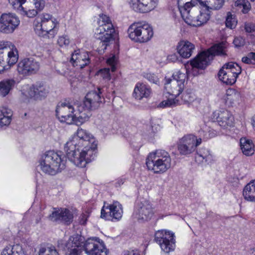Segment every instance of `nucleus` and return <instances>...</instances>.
<instances>
[{
    "label": "nucleus",
    "mask_w": 255,
    "mask_h": 255,
    "mask_svg": "<svg viewBox=\"0 0 255 255\" xmlns=\"http://www.w3.org/2000/svg\"><path fill=\"white\" fill-rule=\"evenodd\" d=\"M96 148L95 138L82 128H78L76 135L69 139L65 145L68 159L80 167H85L94 158Z\"/></svg>",
    "instance_id": "nucleus-1"
},
{
    "label": "nucleus",
    "mask_w": 255,
    "mask_h": 255,
    "mask_svg": "<svg viewBox=\"0 0 255 255\" xmlns=\"http://www.w3.org/2000/svg\"><path fill=\"white\" fill-rule=\"evenodd\" d=\"M197 3L196 0H178L179 10L184 20L188 24L193 26H200L207 22L210 18L209 9H193Z\"/></svg>",
    "instance_id": "nucleus-2"
},
{
    "label": "nucleus",
    "mask_w": 255,
    "mask_h": 255,
    "mask_svg": "<svg viewBox=\"0 0 255 255\" xmlns=\"http://www.w3.org/2000/svg\"><path fill=\"white\" fill-rule=\"evenodd\" d=\"M58 25V21L51 14L42 13L34 20V29L39 36L53 38L57 33Z\"/></svg>",
    "instance_id": "nucleus-3"
},
{
    "label": "nucleus",
    "mask_w": 255,
    "mask_h": 255,
    "mask_svg": "<svg viewBox=\"0 0 255 255\" xmlns=\"http://www.w3.org/2000/svg\"><path fill=\"white\" fill-rule=\"evenodd\" d=\"M146 164L148 169L154 173H163L170 168L171 159L167 151L161 149L156 150L148 155Z\"/></svg>",
    "instance_id": "nucleus-4"
},
{
    "label": "nucleus",
    "mask_w": 255,
    "mask_h": 255,
    "mask_svg": "<svg viewBox=\"0 0 255 255\" xmlns=\"http://www.w3.org/2000/svg\"><path fill=\"white\" fill-rule=\"evenodd\" d=\"M40 166L43 172L54 175L65 168V157L54 151H48L42 157Z\"/></svg>",
    "instance_id": "nucleus-5"
},
{
    "label": "nucleus",
    "mask_w": 255,
    "mask_h": 255,
    "mask_svg": "<svg viewBox=\"0 0 255 255\" xmlns=\"http://www.w3.org/2000/svg\"><path fill=\"white\" fill-rule=\"evenodd\" d=\"M226 45L223 42L215 44L206 51L202 52L190 61L193 68L203 69L215 55H225Z\"/></svg>",
    "instance_id": "nucleus-6"
},
{
    "label": "nucleus",
    "mask_w": 255,
    "mask_h": 255,
    "mask_svg": "<svg viewBox=\"0 0 255 255\" xmlns=\"http://www.w3.org/2000/svg\"><path fill=\"white\" fill-rule=\"evenodd\" d=\"M18 59V51L11 42L0 41V73L9 69Z\"/></svg>",
    "instance_id": "nucleus-7"
},
{
    "label": "nucleus",
    "mask_w": 255,
    "mask_h": 255,
    "mask_svg": "<svg viewBox=\"0 0 255 255\" xmlns=\"http://www.w3.org/2000/svg\"><path fill=\"white\" fill-rule=\"evenodd\" d=\"M99 27L95 32V37L101 40L103 49H106L108 43L113 39L115 29L110 18L106 15H100L98 21Z\"/></svg>",
    "instance_id": "nucleus-8"
},
{
    "label": "nucleus",
    "mask_w": 255,
    "mask_h": 255,
    "mask_svg": "<svg viewBox=\"0 0 255 255\" xmlns=\"http://www.w3.org/2000/svg\"><path fill=\"white\" fill-rule=\"evenodd\" d=\"M129 37L133 41L144 43L150 40L153 35L152 27L147 23L134 22L128 28Z\"/></svg>",
    "instance_id": "nucleus-9"
},
{
    "label": "nucleus",
    "mask_w": 255,
    "mask_h": 255,
    "mask_svg": "<svg viewBox=\"0 0 255 255\" xmlns=\"http://www.w3.org/2000/svg\"><path fill=\"white\" fill-rule=\"evenodd\" d=\"M241 72V68L238 64L231 62L224 65L219 72L218 76L223 83L232 85L236 82Z\"/></svg>",
    "instance_id": "nucleus-10"
},
{
    "label": "nucleus",
    "mask_w": 255,
    "mask_h": 255,
    "mask_svg": "<svg viewBox=\"0 0 255 255\" xmlns=\"http://www.w3.org/2000/svg\"><path fill=\"white\" fill-rule=\"evenodd\" d=\"M174 237L173 233L161 230L155 232L154 240L164 252L169 253L174 250L175 240Z\"/></svg>",
    "instance_id": "nucleus-11"
},
{
    "label": "nucleus",
    "mask_w": 255,
    "mask_h": 255,
    "mask_svg": "<svg viewBox=\"0 0 255 255\" xmlns=\"http://www.w3.org/2000/svg\"><path fill=\"white\" fill-rule=\"evenodd\" d=\"M84 250L87 255H107L108 253L103 242L98 238L87 239L84 244Z\"/></svg>",
    "instance_id": "nucleus-12"
},
{
    "label": "nucleus",
    "mask_w": 255,
    "mask_h": 255,
    "mask_svg": "<svg viewBox=\"0 0 255 255\" xmlns=\"http://www.w3.org/2000/svg\"><path fill=\"white\" fill-rule=\"evenodd\" d=\"M75 108L69 102L59 103L56 110V116L61 122L71 124L75 120Z\"/></svg>",
    "instance_id": "nucleus-13"
},
{
    "label": "nucleus",
    "mask_w": 255,
    "mask_h": 255,
    "mask_svg": "<svg viewBox=\"0 0 255 255\" xmlns=\"http://www.w3.org/2000/svg\"><path fill=\"white\" fill-rule=\"evenodd\" d=\"M18 17L13 13H3L0 17V31L4 33H10L19 24Z\"/></svg>",
    "instance_id": "nucleus-14"
},
{
    "label": "nucleus",
    "mask_w": 255,
    "mask_h": 255,
    "mask_svg": "<svg viewBox=\"0 0 255 255\" xmlns=\"http://www.w3.org/2000/svg\"><path fill=\"white\" fill-rule=\"evenodd\" d=\"M40 67L39 62L34 58H24L18 63L17 70L19 74L28 76L36 73Z\"/></svg>",
    "instance_id": "nucleus-15"
},
{
    "label": "nucleus",
    "mask_w": 255,
    "mask_h": 255,
    "mask_svg": "<svg viewBox=\"0 0 255 255\" xmlns=\"http://www.w3.org/2000/svg\"><path fill=\"white\" fill-rule=\"evenodd\" d=\"M196 136L188 134L180 138L177 143V148L181 155H187L195 150Z\"/></svg>",
    "instance_id": "nucleus-16"
},
{
    "label": "nucleus",
    "mask_w": 255,
    "mask_h": 255,
    "mask_svg": "<svg viewBox=\"0 0 255 255\" xmlns=\"http://www.w3.org/2000/svg\"><path fill=\"white\" fill-rule=\"evenodd\" d=\"M135 213L138 220L147 221L153 216L154 210L150 203L144 200L137 203Z\"/></svg>",
    "instance_id": "nucleus-17"
},
{
    "label": "nucleus",
    "mask_w": 255,
    "mask_h": 255,
    "mask_svg": "<svg viewBox=\"0 0 255 255\" xmlns=\"http://www.w3.org/2000/svg\"><path fill=\"white\" fill-rule=\"evenodd\" d=\"M158 0H129L130 7L134 11L140 13H146L154 9Z\"/></svg>",
    "instance_id": "nucleus-18"
},
{
    "label": "nucleus",
    "mask_w": 255,
    "mask_h": 255,
    "mask_svg": "<svg viewBox=\"0 0 255 255\" xmlns=\"http://www.w3.org/2000/svg\"><path fill=\"white\" fill-rule=\"evenodd\" d=\"M108 213H109L110 216L113 219L117 220H120L123 213L122 205L118 201H114L107 206L104 205L101 210V217L106 218Z\"/></svg>",
    "instance_id": "nucleus-19"
},
{
    "label": "nucleus",
    "mask_w": 255,
    "mask_h": 255,
    "mask_svg": "<svg viewBox=\"0 0 255 255\" xmlns=\"http://www.w3.org/2000/svg\"><path fill=\"white\" fill-rule=\"evenodd\" d=\"M55 210L49 217L50 220L66 224H69L72 222L73 215L69 209L61 208Z\"/></svg>",
    "instance_id": "nucleus-20"
},
{
    "label": "nucleus",
    "mask_w": 255,
    "mask_h": 255,
    "mask_svg": "<svg viewBox=\"0 0 255 255\" xmlns=\"http://www.w3.org/2000/svg\"><path fill=\"white\" fill-rule=\"evenodd\" d=\"M101 89L98 91H91L88 92L85 97L84 101L92 110L98 109L102 103Z\"/></svg>",
    "instance_id": "nucleus-21"
},
{
    "label": "nucleus",
    "mask_w": 255,
    "mask_h": 255,
    "mask_svg": "<svg viewBox=\"0 0 255 255\" xmlns=\"http://www.w3.org/2000/svg\"><path fill=\"white\" fill-rule=\"evenodd\" d=\"M48 93V88L42 83H37L32 85L28 91L29 97L36 100L45 98Z\"/></svg>",
    "instance_id": "nucleus-22"
},
{
    "label": "nucleus",
    "mask_w": 255,
    "mask_h": 255,
    "mask_svg": "<svg viewBox=\"0 0 255 255\" xmlns=\"http://www.w3.org/2000/svg\"><path fill=\"white\" fill-rule=\"evenodd\" d=\"M75 106L77 107L76 110H75L74 111L75 120H78L81 123H84L87 121L91 116V111L92 110L87 106L84 101L83 103L75 105Z\"/></svg>",
    "instance_id": "nucleus-23"
},
{
    "label": "nucleus",
    "mask_w": 255,
    "mask_h": 255,
    "mask_svg": "<svg viewBox=\"0 0 255 255\" xmlns=\"http://www.w3.org/2000/svg\"><path fill=\"white\" fill-rule=\"evenodd\" d=\"M176 49L181 57L188 58L192 55L195 46L187 40H181L178 42Z\"/></svg>",
    "instance_id": "nucleus-24"
},
{
    "label": "nucleus",
    "mask_w": 255,
    "mask_h": 255,
    "mask_svg": "<svg viewBox=\"0 0 255 255\" xmlns=\"http://www.w3.org/2000/svg\"><path fill=\"white\" fill-rule=\"evenodd\" d=\"M217 120L219 125L224 128L231 127L234 124V118L228 110H223L218 113Z\"/></svg>",
    "instance_id": "nucleus-25"
},
{
    "label": "nucleus",
    "mask_w": 255,
    "mask_h": 255,
    "mask_svg": "<svg viewBox=\"0 0 255 255\" xmlns=\"http://www.w3.org/2000/svg\"><path fill=\"white\" fill-rule=\"evenodd\" d=\"M241 99L240 92L237 90L230 88L226 91L224 97L225 104L228 107H234L239 104Z\"/></svg>",
    "instance_id": "nucleus-26"
},
{
    "label": "nucleus",
    "mask_w": 255,
    "mask_h": 255,
    "mask_svg": "<svg viewBox=\"0 0 255 255\" xmlns=\"http://www.w3.org/2000/svg\"><path fill=\"white\" fill-rule=\"evenodd\" d=\"M71 61L76 66L83 68L89 63L90 59L87 52L81 51L78 49L75 50L72 54Z\"/></svg>",
    "instance_id": "nucleus-27"
},
{
    "label": "nucleus",
    "mask_w": 255,
    "mask_h": 255,
    "mask_svg": "<svg viewBox=\"0 0 255 255\" xmlns=\"http://www.w3.org/2000/svg\"><path fill=\"white\" fill-rule=\"evenodd\" d=\"M184 87V84L179 83L175 80H171L170 79H167L165 84V89L167 93L176 98L182 93Z\"/></svg>",
    "instance_id": "nucleus-28"
},
{
    "label": "nucleus",
    "mask_w": 255,
    "mask_h": 255,
    "mask_svg": "<svg viewBox=\"0 0 255 255\" xmlns=\"http://www.w3.org/2000/svg\"><path fill=\"white\" fill-rule=\"evenodd\" d=\"M151 93V89L143 83H137L133 91V96L137 100L148 98Z\"/></svg>",
    "instance_id": "nucleus-29"
},
{
    "label": "nucleus",
    "mask_w": 255,
    "mask_h": 255,
    "mask_svg": "<svg viewBox=\"0 0 255 255\" xmlns=\"http://www.w3.org/2000/svg\"><path fill=\"white\" fill-rule=\"evenodd\" d=\"M243 194L246 200L255 202V180L250 182L244 187Z\"/></svg>",
    "instance_id": "nucleus-30"
},
{
    "label": "nucleus",
    "mask_w": 255,
    "mask_h": 255,
    "mask_svg": "<svg viewBox=\"0 0 255 255\" xmlns=\"http://www.w3.org/2000/svg\"><path fill=\"white\" fill-rule=\"evenodd\" d=\"M15 81L13 79H6L0 82V96L4 97L14 87Z\"/></svg>",
    "instance_id": "nucleus-31"
},
{
    "label": "nucleus",
    "mask_w": 255,
    "mask_h": 255,
    "mask_svg": "<svg viewBox=\"0 0 255 255\" xmlns=\"http://www.w3.org/2000/svg\"><path fill=\"white\" fill-rule=\"evenodd\" d=\"M240 146L244 154L250 156L254 153V145L250 139L246 138H241L240 139Z\"/></svg>",
    "instance_id": "nucleus-32"
},
{
    "label": "nucleus",
    "mask_w": 255,
    "mask_h": 255,
    "mask_svg": "<svg viewBox=\"0 0 255 255\" xmlns=\"http://www.w3.org/2000/svg\"><path fill=\"white\" fill-rule=\"evenodd\" d=\"M203 7L208 9H219L221 8L224 3V0H202L199 2Z\"/></svg>",
    "instance_id": "nucleus-33"
},
{
    "label": "nucleus",
    "mask_w": 255,
    "mask_h": 255,
    "mask_svg": "<svg viewBox=\"0 0 255 255\" xmlns=\"http://www.w3.org/2000/svg\"><path fill=\"white\" fill-rule=\"evenodd\" d=\"M82 238L78 235L71 237L67 242L66 247L67 249L77 248V249H84V245L82 242Z\"/></svg>",
    "instance_id": "nucleus-34"
},
{
    "label": "nucleus",
    "mask_w": 255,
    "mask_h": 255,
    "mask_svg": "<svg viewBox=\"0 0 255 255\" xmlns=\"http://www.w3.org/2000/svg\"><path fill=\"white\" fill-rule=\"evenodd\" d=\"M38 255H59L54 246H40Z\"/></svg>",
    "instance_id": "nucleus-35"
},
{
    "label": "nucleus",
    "mask_w": 255,
    "mask_h": 255,
    "mask_svg": "<svg viewBox=\"0 0 255 255\" xmlns=\"http://www.w3.org/2000/svg\"><path fill=\"white\" fill-rule=\"evenodd\" d=\"M196 96L192 90L190 89L186 90L183 92L181 96L182 102L183 104H190L194 101Z\"/></svg>",
    "instance_id": "nucleus-36"
},
{
    "label": "nucleus",
    "mask_w": 255,
    "mask_h": 255,
    "mask_svg": "<svg viewBox=\"0 0 255 255\" xmlns=\"http://www.w3.org/2000/svg\"><path fill=\"white\" fill-rule=\"evenodd\" d=\"M235 5L243 13H247L251 9V4L248 0H237Z\"/></svg>",
    "instance_id": "nucleus-37"
},
{
    "label": "nucleus",
    "mask_w": 255,
    "mask_h": 255,
    "mask_svg": "<svg viewBox=\"0 0 255 255\" xmlns=\"http://www.w3.org/2000/svg\"><path fill=\"white\" fill-rule=\"evenodd\" d=\"M225 23L227 27L230 29L235 28L237 24V20L235 15L232 14L230 12H228Z\"/></svg>",
    "instance_id": "nucleus-38"
},
{
    "label": "nucleus",
    "mask_w": 255,
    "mask_h": 255,
    "mask_svg": "<svg viewBox=\"0 0 255 255\" xmlns=\"http://www.w3.org/2000/svg\"><path fill=\"white\" fill-rule=\"evenodd\" d=\"M1 255H25L23 252L19 249V251L16 250L14 247H6L3 250Z\"/></svg>",
    "instance_id": "nucleus-39"
},
{
    "label": "nucleus",
    "mask_w": 255,
    "mask_h": 255,
    "mask_svg": "<svg viewBox=\"0 0 255 255\" xmlns=\"http://www.w3.org/2000/svg\"><path fill=\"white\" fill-rule=\"evenodd\" d=\"M199 156L202 157L203 159L205 160V161L211 162L214 160L213 156L211 154L210 151L206 149H202L200 151V153L198 154Z\"/></svg>",
    "instance_id": "nucleus-40"
},
{
    "label": "nucleus",
    "mask_w": 255,
    "mask_h": 255,
    "mask_svg": "<svg viewBox=\"0 0 255 255\" xmlns=\"http://www.w3.org/2000/svg\"><path fill=\"white\" fill-rule=\"evenodd\" d=\"M173 79L171 80H175L179 83L184 84L186 78L187 77L186 75L180 71L175 72L173 74Z\"/></svg>",
    "instance_id": "nucleus-41"
},
{
    "label": "nucleus",
    "mask_w": 255,
    "mask_h": 255,
    "mask_svg": "<svg viewBox=\"0 0 255 255\" xmlns=\"http://www.w3.org/2000/svg\"><path fill=\"white\" fill-rule=\"evenodd\" d=\"M180 104L178 100L176 99H169L167 100L163 101L159 104V107L161 108L173 106Z\"/></svg>",
    "instance_id": "nucleus-42"
},
{
    "label": "nucleus",
    "mask_w": 255,
    "mask_h": 255,
    "mask_svg": "<svg viewBox=\"0 0 255 255\" xmlns=\"http://www.w3.org/2000/svg\"><path fill=\"white\" fill-rule=\"evenodd\" d=\"M8 1L13 8L19 11L20 10H23L22 5L25 2L26 0H8Z\"/></svg>",
    "instance_id": "nucleus-43"
},
{
    "label": "nucleus",
    "mask_w": 255,
    "mask_h": 255,
    "mask_svg": "<svg viewBox=\"0 0 255 255\" xmlns=\"http://www.w3.org/2000/svg\"><path fill=\"white\" fill-rule=\"evenodd\" d=\"M19 11L21 13V14L25 15L27 17L30 18L34 17L38 13L37 9H32L27 10V8L25 7H23V10H20Z\"/></svg>",
    "instance_id": "nucleus-44"
},
{
    "label": "nucleus",
    "mask_w": 255,
    "mask_h": 255,
    "mask_svg": "<svg viewBox=\"0 0 255 255\" xmlns=\"http://www.w3.org/2000/svg\"><path fill=\"white\" fill-rule=\"evenodd\" d=\"M57 43L60 47L68 46L70 43V39L67 35L59 36Z\"/></svg>",
    "instance_id": "nucleus-45"
},
{
    "label": "nucleus",
    "mask_w": 255,
    "mask_h": 255,
    "mask_svg": "<svg viewBox=\"0 0 255 255\" xmlns=\"http://www.w3.org/2000/svg\"><path fill=\"white\" fill-rule=\"evenodd\" d=\"M118 60L117 57L115 55L112 56L107 59V63L111 66V70L112 72L115 71L116 69V65Z\"/></svg>",
    "instance_id": "nucleus-46"
},
{
    "label": "nucleus",
    "mask_w": 255,
    "mask_h": 255,
    "mask_svg": "<svg viewBox=\"0 0 255 255\" xmlns=\"http://www.w3.org/2000/svg\"><path fill=\"white\" fill-rule=\"evenodd\" d=\"M12 115V111L6 107H2L0 110V117L11 118Z\"/></svg>",
    "instance_id": "nucleus-47"
},
{
    "label": "nucleus",
    "mask_w": 255,
    "mask_h": 255,
    "mask_svg": "<svg viewBox=\"0 0 255 255\" xmlns=\"http://www.w3.org/2000/svg\"><path fill=\"white\" fill-rule=\"evenodd\" d=\"M33 4L37 10H42L45 6L44 0H33Z\"/></svg>",
    "instance_id": "nucleus-48"
},
{
    "label": "nucleus",
    "mask_w": 255,
    "mask_h": 255,
    "mask_svg": "<svg viewBox=\"0 0 255 255\" xmlns=\"http://www.w3.org/2000/svg\"><path fill=\"white\" fill-rule=\"evenodd\" d=\"M233 43L236 47H239L244 45L245 41L242 37H236L233 41Z\"/></svg>",
    "instance_id": "nucleus-49"
},
{
    "label": "nucleus",
    "mask_w": 255,
    "mask_h": 255,
    "mask_svg": "<svg viewBox=\"0 0 255 255\" xmlns=\"http://www.w3.org/2000/svg\"><path fill=\"white\" fill-rule=\"evenodd\" d=\"M99 73L103 78L108 80H110L111 79L109 68H105L99 71Z\"/></svg>",
    "instance_id": "nucleus-50"
},
{
    "label": "nucleus",
    "mask_w": 255,
    "mask_h": 255,
    "mask_svg": "<svg viewBox=\"0 0 255 255\" xmlns=\"http://www.w3.org/2000/svg\"><path fill=\"white\" fill-rule=\"evenodd\" d=\"M89 216V213L88 212L86 211L85 213H83L79 218V223L81 225H86L87 221V219Z\"/></svg>",
    "instance_id": "nucleus-51"
},
{
    "label": "nucleus",
    "mask_w": 255,
    "mask_h": 255,
    "mask_svg": "<svg viewBox=\"0 0 255 255\" xmlns=\"http://www.w3.org/2000/svg\"><path fill=\"white\" fill-rule=\"evenodd\" d=\"M11 122V118L0 117V126H6Z\"/></svg>",
    "instance_id": "nucleus-52"
},
{
    "label": "nucleus",
    "mask_w": 255,
    "mask_h": 255,
    "mask_svg": "<svg viewBox=\"0 0 255 255\" xmlns=\"http://www.w3.org/2000/svg\"><path fill=\"white\" fill-rule=\"evenodd\" d=\"M242 60V62L244 63L248 64H254L253 57L251 56V55H250V53H249L247 56L243 57Z\"/></svg>",
    "instance_id": "nucleus-53"
},
{
    "label": "nucleus",
    "mask_w": 255,
    "mask_h": 255,
    "mask_svg": "<svg viewBox=\"0 0 255 255\" xmlns=\"http://www.w3.org/2000/svg\"><path fill=\"white\" fill-rule=\"evenodd\" d=\"M245 30L247 32L255 31V24L253 23H248L245 24Z\"/></svg>",
    "instance_id": "nucleus-54"
},
{
    "label": "nucleus",
    "mask_w": 255,
    "mask_h": 255,
    "mask_svg": "<svg viewBox=\"0 0 255 255\" xmlns=\"http://www.w3.org/2000/svg\"><path fill=\"white\" fill-rule=\"evenodd\" d=\"M68 252L67 255H80L82 251L81 249H77V248H70V249H68Z\"/></svg>",
    "instance_id": "nucleus-55"
},
{
    "label": "nucleus",
    "mask_w": 255,
    "mask_h": 255,
    "mask_svg": "<svg viewBox=\"0 0 255 255\" xmlns=\"http://www.w3.org/2000/svg\"><path fill=\"white\" fill-rule=\"evenodd\" d=\"M124 255H140L138 251L132 250L131 251H127L125 253Z\"/></svg>",
    "instance_id": "nucleus-56"
},
{
    "label": "nucleus",
    "mask_w": 255,
    "mask_h": 255,
    "mask_svg": "<svg viewBox=\"0 0 255 255\" xmlns=\"http://www.w3.org/2000/svg\"><path fill=\"white\" fill-rule=\"evenodd\" d=\"M167 58L169 61H171L172 62H175L177 59V56L175 54L169 55Z\"/></svg>",
    "instance_id": "nucleus-57"
},
{
    "label": "nucleus",
    "mask_w": 255,
    "mask_h": 255,
    "mask_svg": "<svg viewBox=\"0 0 255 255\" xmlns=\"http://www.w3.org/2000/svg\"><path fill=\"white\" fill-rule=\"evenodd\" d=\"M202 142V139L201 138H197L196 137V140L195 141V149L196 148V147L201 144Z\"/></svg>",
    "instance_id": "nucleus-58"
},
{
    "label": "nucleus",
    "mask_w": 255,
    "mask_h": 255,
    "mask_svg": "<svg viewBox=\"0 0 255 255\" xmlns=\"http://www.w3.org/2000/svg\"><path fill=\"white\" fill-rule=\"evenodd\" d=\"M250 55L253 57V62L255 64V52H250Z\"/></svg>",
    "instance_id": "nucleus-59"
},
{
    "label": "nucleus",
    "mask_w": 255,
    "mask_h": 255,
    "mask_svg": "<svg viewBox=\"0 0 255 255\" xmlns=\"http://www.w3.org/2000/svg\"><path fill=\"white\" fill-rule=\"evenodd\" d=\"M252 125H253V126L254 127V128L255 130V116H254V117H253V122H252Z\"/></svg>",
    "instance_id": "nucleus-60"
},
{
    "label": "nucleus",
    "mask_w": 255,
    "mask_h": 255,
    "mask_svg": "<svg viewBox=\"0 0 255 255\" xmlns=\"http://www.w3.org/2000/svg\"><path fill=\"white\" fill-rule=\"evenodd\" d=\"M251 251L252 255H255V246L251 249Z\"/></svg>",
    "instance_id": "nucleus-61"
},
{
    "label": "nucleus",
    "mask_w": 255,
    "mask_h": 255,
    "mask_svg": "<svg viewBox=\"0 0 255 255\" xmlns=\"http://www.w3.org/2000/svg\"><path fill=\"white\" fill-rule=\"evenodd\" d=\"M252 1H254L255 0H251Z\"/></svg>",
    "instance_id": "nucleus-62"
}]
</instances>
